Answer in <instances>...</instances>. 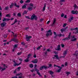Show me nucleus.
Listing matches in <instances>:
<instances>
[{
	"label": "nucleus",
	"mask_w": 78,
	"mask_h": 78,
	"mask_svg": "<svg viewBox=\"0 0 78 78\" xmlns=\"http://www.w3.org/2000/svg\"><path fill=\"white\" fill-rule=\"evenodd\" d=\"M78 55V51H76L74 54H73L74 56H76V57L77 56V55Z\"/></svg>",
	"instance_id": "6ab92c4d"
},
{
	"label": "nucleus",
	"mask_w": 78,
	"mask_h": 78,
	"mask_svg": "<svg viewBox=\"0 0 78 78\" xmlns=\"http://www.w3.org/2000/svg\"><path fill=\"white\" fill-rule=\"evenodd\" d=\"M9 9V7L8 6H7L5 7V8L4 9V10H5V11H7V10H8V9Z\"/></svg>",
	"instance_id": "c85d7f7f"
},
{
	"label": "nucleus",
	"mask_w": 78,
	"mask_h": 78,
	"mask_svg": "<svg viewBox=\"0 0 78 78\" xmlns=\"http://www.w3.org/2000/svg\"><path fill=\"white\" fill-rule=\"evenodd\" d=\"M29 67H30V68H33V67H34V65L33 64H30L29 65Z\"/></svg>",
	"instance_id": "cd10ccee"
},
{
	"label": "nucleus",
	"mask_w": 78,
	"mask_h": 78,
	"mask_svg": "<svg viewBox=\"0 0 78 78\" xmlns=\"http://www.w3.org/2000/svg\"><path fill=\"white\" fill-rule=\"evenodd\" d=\"M25 30H29V27H25Z\"/></svg>",
	"instance_id": "338daca9"
},
{
	"label": "nucleus",
	"mask_w": 78,
	"mask_h": 78,
	"mask_svg": "<svg viewBox=\"0 0 78 78\" xmlns=\"http://www.w3.org/2000/svg\"><path fill=\"white\" fill-rule=\"evenodd\" d=\"M58 36H59L60 37H61V36H62V34H60L59 35L58 34Z\"/></svg>",
	"instance_id": "4d7b16f0"
},
{
	"label": "nucleus",
	"mask_w": 78,
	"mask_h": 78,
	"mask_svg": "<svg viewBox=\"0 0 78 78\" xmlns=\"http://www.w3.org/2000/svg\"><path fill=\"white\" fill-rule=\"evenodd\" d=\"M47 33H50L51 36L52 35V32H51V30H50L48 31H47Z\"/></svg>",
	"instance_id": "aec40b11"
},
{
	"label": "nucleus",
	"mask_w": 78,
	"mask_h": 78,
	"mask_svg": "<svg viewBox=\"0 0 78 78\" xmlns=\"http://www.w3.org/2000/svg\"><path fill=\"white\" fill-rule=\"evenodd\" d=\"M54 57L53 58V59H55V57L57 59H59L60 58L58 57V55H54Z\"/></svg>",
	"instance_id": "6e6552de"
},
{
	"label": "nucleus",
	"mask_w": 78,
	"mask_h": 78,
	"mask_svg": "<svg viewBox=\"0 0 78 78\" xmlns=\"http://www.w3.org/2000/svg\"><path fill=\"white\" fill-rule=\"evenodd\" d=\"M22 52H18L17 54V55H20L22 54Z\"/></svg>",
	"instance_id": "c03bdc74"
},
{
	"label": "nucleus",
	"mask_w": 78,
	"mask_h": 78,
	"mask_svg": "<svg viewBox=\"0 0 78 78\" xmlns=\"http://www.w3.org/2000/svg\"><path fill=\"white\" fill-rule=\"evenodd\" d=\"M66 25H67V24L66 23H65L64 24L63 26V28H64V27H66Z\"/></svg>",
	"instance_id": "bf43d9fd"
},
{
	"label": "nucleus",
	"mask_w": 78,
	"mask_h": 78,
	"mask_svg": "<svg viewBox=\"0 0 78 78\" xmlns=\"http://www.w3.org/2000/svg\"><path fill=\"white\" fill-rule=\"evenodd\" d=\"M26 39H31V38H32V37L31 36H29V37H28V35H26Z\"/></svg>",
	"instance_id": "412c9836"
},
{
	"label": "nucleus",
	"mask_w": 78,
	"mask_h": 78,
	"mask_svg": "<svg viewBox=\"0 0 78 78\" xmlns=\"http://www.w3.org/2000/svg\"><path fill=\"white\" fill-rule=\"evenodd\" d=\"M43 68L45 70H47V66H43Z\"/></svg>",
	"instance_id": "f704fd0d"
},
{
	"label": "nucleus",
	"mask_w": 78,
	"mask_h": 78,
	"mask_svg": "<svg viewBox=\"0 0 78 78\" xmlns=\"http://www.w3.org/2000/svg\"><path fill=\"white\" fill-rule=\"evenodd\" d=\"M23 74H22V73H18L16 75V76H20L18 77V78H22V75Z\"/></svg>",
	"instance_id": "7ed1b4c3"
},
{
	"label": "nucleus",
	"mask_w": 78,
	"mask_h": 78,
	"mask_svg": "<svg viewBox=\"0 0 78 78\" xmlns=\"http://www.w3.org/2000/svg\"><path fill=\"white\" fill-rule=\"evenodd\" d=\"M2 11H0V17H2Z\"/></svg>",
	"instance_id": "0e129e2a"
},
{
	"label": "nucleus",
	"mask_w": 78,
	"mask_h": 78,
	"mask_svg": "<svg viewBox=\"0 0 78 78\" xmlns=\"http://www.w3.org/2000/svg\"><path fill=\"white\" fill-rule=\"evenodd\" d=\"M26 19H31V20H33L34 19H35V20H37V16L35 15V14H33V15L31 16V18H30V17L29 16H26Z\"/></svg>",
	"instance_id": "f257e3e1"
},
{
	"label": "nucleus",
	"mask_w": 78,
	"mask_h": 78,
	"mask_svg": "<svg viewBox=\"0 0 78 78\" xmlns=\"http://www.w3.org/2000/svg\"><path fill=\"white\" fill-rule=\"evenodd\" d=\"M49 73H50V75H51L52 77H53L54 76H55V75H53L54 74V72L51 71H50L49 72Z\"/></svg>",
	"instance_id": "20e7f679"
},
{
	"label": "nucleus",
	"mask_w": 78,
	"mask_h": 78,
	"mask_svg": "<svg viewBox=\"0 0 78 78\" xmlns=\"http://www.w3.org/2000/svg\"><path fill=\"white\" fill-rule=\"evenodd\" d=\"M38 61V60H37V59L36 58L34 60L32 61L31 62H33L34 64H37Z\"/></svg>",
	"instance_id": "39448f33"
},
{
	"label": "nucleus",
	"mask_w": 78,
	"mask_h": 78,
	"mask_svg": "<svg viewBox=\"0 0 78 78\" xmlns=\"http://www.w3.org/2000/svg\"><path fill=\"white\" fill-rule=\"evenodd\" d=\"M44 67L43 66H41L40 68V70H44Z\"/></svg>",
	"instance_id": "7c9ffc66"
},
{
	"label": "nucleus",
	"mask_w": 78,
	"mask_h": 78,
	"mask_svg": "<svg viewBox=\"0 0 78 78\" xmlns=\"http://www.w3.org/2000/svg\"><path fill=\"white\" fill-rule=\"evenodd\" d=\"M66 74H67V76H68L69 74H70V72H66Z\"/></svg>",
	"instance_id": "a19ab883"
},
{
	"label": "nucleus",
	"mask_w": 78,
	"mask_h": 78,
	"mask_svg": "<svg viewBox=\"0 0 78 78\" xmlns=\"http://www.w3.org/2000/svg\"><path fill=\"white\" fill-rule=\"evenodd\" d=\"M46 36L47 37H48L50 36V34L48 33H47L46 34Z\"/></svg>",
	"instance_id": "37998d69"
},
{
	"label": "nucleus",
	"mask_w": 78,
	"mask_h": 78,
	"mask_svg": "<svg viewBox=\"0 0 78 78\" xmlns=\"http://www.w3.org/2000/svg\"><path fill=\"white\" fill-rule=\"evenodd\" d=\"M56 18H54V21H53V22L52 24H51V26H54V25H55V24H56Z\"/></svg>",
	"instance_id": "0eeeda50"
},
{
	"label": "nucleus",
	"mask_w": 78,
	"mask_h": 78,
	"mask_svg": "<svg viewBox=\"0 0 78 78\" xmlns=\"http://www.w3.org/2000/svg\"><path fill=\"white\" fill-rule=\"evenodd\" d=\"M23 1L22 0H21V1L20 2V3L21 4H22V3H23Z\"/></svg>",
	"instance_id": "3c124183"
},
{
	"label": "nucleus",
	"mask_w": 78,
	"mask_h": 78,
	"mask_svg": "<svg viewBox=\"0 0 78 78\" xmlns=\"http://www.w3.org/2000/svg\"><path fill=\"white\" fill-rule=\"evenodd\" d=\"M30 6H32V7H33V6H34V4H33L32 3H30Z\"/></svg>",
	"instance_id": "a18cd8bd"
},
{
	"label": "nucleus",
	"mask_w": 78,
	"mask_h": 78,
	"mask_svg": "<svg viewBox=\"0 0 78 78\" xmlns=\"http://www.w3.org/2000/svg\"><path fill=\"white\" fill-rule=\"evenodd\" d=\"M61 46H62V48L64 47V44H61Z\"/></svg>",
	"instance_id": "680f3d73"
},
{
	"label": "nucleus",
	"mask_w": 78,
	"mask_h": 78,
	"mask_svg": "<svg viewBox=\"0 0 78 78\" xmlns=\"http://www.w3.org/2000/svg\"><path fill=\"white\" fill-rule=\"evenodd\" d=\"M7 35H4L3 36V37H4V38H6V37H7Z\"/></svg>",
	"instance_id": "5fc2aeb1"
},
{
	"label": "nucleus",
	"mask_w": 78,
	"mask_h": 78,
	"mask_svg": "<svg viewBox=\"0 0 78 78\" xmlns=\"http://www.w3.org/2000/svg\"><path fill=\"white\" fill-rule=\"evenodd\" d=\"M27 12L26 11H24V12H23V15L27 14Z\"/></svg>",
	"instance_id": "58836bf2"
},
{
	"label": "nucleus",
	"mask_w": 78,
	"mask_h": 78,
	"mask_svg": "<svg viewBox=\"0 0 78 78\" xmlns=\"http://www.w3.org/2000/svg\"><path fill=\"white\" fill-rule=\"evenodd\" d=\"M10 20V19H6L4 18L3 20V21L5 22V21H7V22H8V21H9Z\"/></svg>",
	"instance_id": "ddd939ff"
},
{
	"label": "nucleus",
	"mask_w": 78,
	"mask_h": 78,
	"mask_svg": "<svg viewBox=\"0 0 78 78\" xmlns=\"http://www.w3.org/2000/svg\"><path fill=\"white\" fill-rule=\"evenodd\" d=\"M73 20V17H71L69 19V22H71Z\"/></svg>",
	"instance_id": "2eb2a0df"
},
{
	"label": "nucleus",
	"mask_w": 78,
	"mask_h": 78,
	"mask_svg": "<svg viewBox=\"0 0 78 78\" xmlns=\"http://www.w3.org/2000/svg\"><path fill=\"white\" fill-rule=\"evenodd\" d=\"M30 57H31V54H29L27 56V58L28 59H29V58H30Z\"/></svg>",
	"instance_id": "c9c22d12"
},
{
	"label": "nucleus",
	"mask_w": 78,
	"mask_h": 78,
	"mask_svg": "<svg viewBox=\"0 0 78 78\" xmlns=\"http://www.w3.org/2000/svg\"><path fill=\"white\" fill-rule=\"evenodd\" d=\"M28 10H29V11H32V9H33V7H29L28 8Z\"/></svg>",
	"instance_id": "a878e982"
},
{
	"label": "nucleus",
	"mask_w": 78,
	"mask_h": 78,
	"mask_svg": "<svg viewBox=\"0 0 78 78\" xmlns=\"http://www.w3.org/2000/svg\"><path fill=\"white\" fill-rule=\"evenodd\" d=\"M77 39L76 38H74V39H71V41L72 42H73L74 41H76Z\"/></svg>",
	"instance_id": "b1692460"
},
{
	"label": "nucleus",
	"mask_w": 78,
	"mask_h": 78,
	"mask_svg": "<svg viewBox=\"0 0 78 78\" xmlns=\"http://www.w3.org/2000/svg\"><path fill=\"white\" fill-rule=\"evenodd\" d=\"M37 57V56H36V55L35 54H34V58H36Z\"/></svg>",
	"instance_id": "69168bd1"
},
{
	"label": "nucleus",
	"mask_w": 78,
	"mask_h": 78,
	"mask_svg": "<svg viewBox=\"0 0 78 78\" xmlns=\"http://www.w3.org/2000/svg\"><path fill=\"white\" fill-rule=\"evenodd\" d=\"M11 41H13V42H15L16 43H18L19 42V40H18V39L16 38H14L13 39H12L11 41H9V42H11Z\"/></svg>",
	"instance_id": "f03ea898"
},
{
	"label": "nucleus",
	"mask_w": 78,
	"mask_h": 78,
	"mask_svg": "<svg viewBox=\"0 0 78 78\" xmlns=\"http://www.w3.org/2000/svg\"><path fill=\"white\" fill-rule=\"evenodd\" d=\"M16 72H17V69H16L13 72V73H14V74H15V73H17Z\"/></svg>",
	"instance_id": "de8ad7c7"
},
{
	"label": "nucleus",
	"mask_w": 78,
	"mask_h": 78,
	"mask_svg": "<svg viewBox=\"0 0 78 78\" xmlns=\"http://www.w3.org/2000/svg\"><path fill=\"white\" fill-rule=\"evenodd\" d=\"M54 34L55 36L54 37V38H56L57 37L58 35V34H56L55 32H54Z\"/></svg>",
	"instance_id": "9b49d317"
},
{
	"label": "nucleus",
	"mask_w": 78,
	"mask_h": 78,
	"mask_svg": "<svg viewBox=\"0 0 78 78\" xmlns=\"http://www.w3.org/2000/svg\"><path fill=\"white\" fill-rule=\"evenodd\" d=\"M34 69H35V71H36V72H37H37H38L39 71V70H38L37 69V68H34Z\"/></svg>",
	"instance_id": "ea45409f"
},
{
	"label": "nucleus",
	"mask_w": 78,
	"mask_h": 78,
	"mask_svg": "<svg viewBox=\"0 0 78 78\" xmlns=\"http://www.w3.org/2000/svg\"><path fill=\"white\" fill-rule=\"evenodd\" d=\"M73 7H74V8H78V7L77 5H76V4H75L74 6H73Z\"/></svg>",
	"instance_id": "2f4dec72"
},
{
	"label": "nucleus",
	"mask_w": 78,
	"mask_h": 78,
	"mask_svg": "<svg viewBox=\"0 0 78 78\" xmlns=\"http://www.w3.org/2000/svg\"><path fill=\"white\" fill-rule=\"evenodd\" d=\"M17 16L18 17H20L22 16V15H21L20 12L18 13L17 14Z\"/></svg>",
	"instance_id": "bb28decb"
},
{
	"label": "nucleus",
	"mask_w": 78,
	"mask_h": 78,
	"mask_svg": "<svg viewBox=\"0 0 78 78\" xmlns=\"http://www.w3.org/2000/svg\"><path fill=\"white\" fill-rule=\"evenodd\" d=\"M64 16V14L63 13H62L61 15V17H63Z\"/></svg>",
	"instance_id": "6e6d98bb"
},
{
	"label": "nucleus",
	"mask_w": 78,
	"mask_h": 78,
	"mask_svg": "<svg viewBox=\"0 0 78 78\" xmlns=\"http://www.w3.org/2000/svg\"><path fill=\"white\" fill-rule=\"evenodd\" d=\"M60 48V45H58V47H57V49L55 48V50H58V51H59L60 50H61Z\"/></svg>",
	"instance_id": "f8f14e48"
},
{
	"label": "nucleus",
	"mask_w": 78,
	"mask_h": 78,
	"mask_svg": "<svg viewBox=\"0 0 78 78\" xmlns=\"http://www.w3.org/2000/svg\"><path fill=\"white\" fill-rule=\"evenodd\" d=\"M6 22H3L2 24H1V27L3 28L4 27H5V26H6Z\"/></svg>",
	"instance_id": "423d86ee"
},
{
	"label": "nucleus",
	"mask_w": 78,
	"mask_h": 78,
	"mask_svg": "<svg viewBox=\"0 0 78 78\" xmlns=\"http://www.w3.org/2000/svg\"><path fill=\"white\" fill-rule=\"evenodd\" d=\"M41 47H42V45H41L40 46L38 47L37 48V50H40L41 49Z\"/></svg>",
	"instance_id": "393cba45"
},
{
	"label": "nucleus",
	"mask_w": 78,
	"mask_h": 78,
	"mask_svg": "<svg viewBox=\"0 0 78 78\" xmlns=\"http://www.w3.org/2000/svg\"><path fill=\"white\" fill-rule=\"evenodd\" d=\"M71 13L73 14H75V13H76V12H75L74 10H73L72 11Z\"/></svg>",
	"instance_id": "e433bc0d"
},
{
	"label": "nucleus",
	"mask_w": 78,
	"mask_h": 78,
	"mask_svg": "<svg viewBox=\"0 0 78 78\" xmlns=\"http://www.w3.org/2000/svg\"><path fill=\"white\" fill-rule=\"evenodd\" d=\"M12 61L15 63V64H14V67H16V66H18V65H17V63L16 62V61H15V59H14V60H12Z\"/></svg>",
	"instance_id": "4468645a"
},
{
	"label": "nucleus",
	"mask_w": 78,
	"mask_h": 78,
	"mask_svg": "<svg viewBox=\"0 0 78 78\" xmlns=\"http://www.w3.org/2000/svg\"><path fill=\"white\" fill-rule=\"evenodd\" d=\"M61 70H60V69H59L57 70V72H58V73H59V72H61Z\"/></svg>",
	"instance_id": "864d4df0"
},
{
	"label": "nucleus",
	"mask_w": 78,
	"mask_h": 78,
	"mask_svg": "<svg viewBox=\"0 0 78 78\" xmlns=\"http://www.w3.org/2000/svg\"><path fill=\"white\" fill-rule=\"evenodd\" d=\"M75 12H76V14H78V11L77 10L75 11Z\"/></svg>",
	"instance_id": "774afa93"
},
{
	"label": "nucleus",
	"mask_w": 78,
	"mask_h": 78,
	"mask_svg": "<svg viewBox=\"0 0 78 78\" xmlns=\"http://www.w3.org/2000/svg\"><path fill=\"white\" fill-rule=\"evenodd\" d=\"M21 44H22V45H25V43L24 42H21Z\"/></svg>",
	"instance_id": "09e8293b"
},
{
	"label": "nucleus",
	"mask_w": 78,
	"mask_h": 78,
	"mask_svg": "<svg viewBox=\"0 0 78 78\" xmlns=\"http://www.w3.org/2000/svg\"><path fill=\"white\" fill-rule=\"evenodd\" d=\"M26 4H25L24 5H23L22 6V9H26L27 8Z\"/></svg>",
	"instance_id": "dca6fc26"
},
{
	"label": "nucleus",
	"mask_w": 78,
	"mask_h": 78,
	"mask_svg": "<svg viewBox=\"0 0 78 78\" xmlns=\"http://www.w3.org/2000/svg\"><path fill=\"white\" fill-rule=\"evenodd\" d=\"M37 74H38V75H39V76H41V77H42V75H41V73H39V72H37Z\"/></svg>",
	"instance_id": "473e14b6"
},
{
	"label": "nucleus",
	"mask_w": 78,
	"mask_h": 78,
	"mask_svg": "<svg viewBox=\"0 0 78 78\" xmlns=\"http://www.w3.org/2000/svg\"><path fill=\"white\" fill-rule=\"evenodd\" d=\"M64 29L65 31H68V30L69 29H68V27H66V28H64Z\"/></svg>",
	"instance_id": "4be33fe9"
},
{
	"label": "nucleus",
	"mask_w": 78,
	"mask_h": 78,
	"mask_svg": "<svg viewBox=\"0 0 78 78\" xmlns=\"http://www.w3.org/2000/svg\"><path fill=\"white\" fill-rule=\"evenodd\" d=\"M54 67H58V69H60V70H61V69H62V66H61H61H57L55 64L54 65Z\"/></svg>",
	"instance_id": "1a4fd4ad"
},
{
	"label": "nucleus",
	"mask_w": 78,
	"mask_h": 78,
	"mask_svg": "<svg viewBox=\"0 0 78 78\" xmlns=\"http://www.w3.org/2000/svg\"><path fill=\"white\" fill-rule=\"evenodd\" d=\"M24 62H30V59H29V58H27L26 59L24 60Z\"/></svg>",
	"instance_id": "f3484780"
},
{
	"label": "nucleus",
	"mask_w": 78,
	"mask_h": 78,
	"mask_svg": "<svg viewBox=\"0 0 78 78\" xmlns=\"http://www.w3.org/2000/svg\"><path fill=\"white\" fill-rule=\"evenodd\" d=\"M13 47L14 48H15L17 47V44H15L14 46Z\"/></svg>",
	"instance_id": "052dcab7"
},
{
	"label": "nucleus",
	"mask_w": 78,
	"mask_h": 78,
	"mask_svg": "<svg viewBox=\"0 0 78 78\" xmlns=\"http://www.w3.org/2000/svg\"><path fill=\"white\" fill-rule=\"evenodd\" d=\"M14 6H16V7H17V8H19V7H20V5H17V4L15 3L14 4Z\"/></svg>",
	"instance_id": "5701e85b"
},
{
	"label": "nucleus",
	"mask_w": 78,
	"mask_h": 78,
	"mask_svg": "<svg viewBox=\"0 0 78 78\" xmlns=\"http://www.w3.org/2000/svg\"><path fill=\"white\" fill-rule=\"evenodd\" d=\"M61 31L62 33H63V31H66L64 28L61 29Z\"/></svg>",
	"instance_id": "c756f323"
},
{
	"label": "nucleus",
	"mask_w": 78,
	"mask_h": 78,
	"mask_svg": "<svg viewBox=\"0 0 78 78\" xmlns=\"http://www.w3.org/2000/svg\"><path fill=\"white\" fill-rule=\"evenodd\" d=\"M70 37H66V40H69V39H70Z\"/></svg>",
	"instance_id": "8fccbe9b"
},
{
	"label": "nucleus",
	"mask_w": 78,
	"mask_h": 78,
	"mask_svg": "<svg viewBox=\"0 0 78 78\" xmlns=\"http://www.w3.org/2000/svg\"><path fill=\"white\" fill-rule=\"evenodd\" d=\"M30 2H31V0H27L26 2L25 3H30Z\"/></svg>",
	"instance_id": "4c0bfd02"
},
{
	"label": "nucleus",
	"mask_w": 78,
	"mask_h": 78,
	"mask_svg": "<svg viewBox=\"0 0 78 78\" xmlns=\"http://www.w3.org/2000/svg\"><path fill=\"white\" fill-rule=\"evenodd\" d=\"M6 17H11V16H10V15H9L8 14H6Z\"/></svg>",
	"instance_id": "49530a36"
},
{
	"label": "nucleus",
	"mask_w": 78,
	"mask_h": 78,
	"mask_svg": "<svg viewBox=\"0 0 78 78\" xmlns=\"http://www.w3.org/2000/svg\"><path fill=\"white\" fill-rule=\"evenodd\" d=\"M14 37H15L14 38H16L17 37V34H14V35H13Z\"/></svg>",
	"instance_id": "603ef678"
},
{
	"label": "nucleus",
	"mask_w": 78,
	"mask_h": 78,
	"mask_svg": "<svg viewBox=\"0 0 78 78\" xmlns=\"http://www.w3.org/2000/svg\"><path fill=\"white\" fill-rule=\"evenodd\" d=\"M5 69H6V68H4L2 69V70H1V71L2 72V71H3L4 70H5Z\"/></svg>",
	"instance_id": "e2e57ef3"
},
{
	"label": "nucleus",
	"mask_w": 78,
	"mask_h": 78,
	"mask_svg": "<svg viewBox=\"0 0 78 78\" xmlns=\"http://www.w3.org/2000/svg\"><path fill=\"white\" fill-rule=\"evenodd\" d=\"M13 5H14V4L12 3L11 4V5H10V8H12L13 7Z\"/></svg>",
	"instance_id": "72a5a7b5"
},
{
	"label": "nucleus",
	"mask_w": 78,
	"mask_h": 78,
	"mask_svg": "<svg viewBox=\"0 0 78 78\" xmlns=\"http://www.w3.org/2000/svg\"><path fill=\"white\" fill-rule=\"evenodd\" d=\"M49 67H53L52 66V65L51 64H49Z\"/></svg>",
	"instance_id": "13d9d810"
},
{
	"label": "nucleus",
	"mask_w": 78,
	"mask_h": 78,
	"mask_svg": "<svg viewBox=\"0 0 78 78\" xmlns=\"http://www.w3.org/2000/svg\"><path fill=\"white\" fill-rule=\"evenodd\" d=\"M47 4L46 3H45L44 4V7H43V11H45V7L46 6V5Z\"/></svg>",
	"instance_id": "a211bd4d"
},
{
	"label": "nucleus",
	"mask_w": 78,
	"mask_h": 78,
	"mask_svg": "<svg viewBox=\"0 0 78 78\" xmlns=\"http://www.w3.org/2000/svg\"><path fill=\"white\" fill-rule=\"evenodd\" d=\"M67 51H65L63 54V56H62V58H64L65 56H66V54H67Z\"/></svg>",
	"instance_id": "9d476101"
},
{
	"label": "nucleus",
	"mask_w": 78,
	"mask_h": 78,
	"mask_svg": "<svg viewBox=\"0 0 78 78\" xmlns=\"http://www.w3.org/2000/svg\"><path fill=\"white\" fill-rule=\"evenodd\" d=\"M20 68H21V67L20 66L18 67L16 69H18V72H19V71H20Z\"/></svg>",
	"instance_id": "79ce46f5"
}]
</instances>
